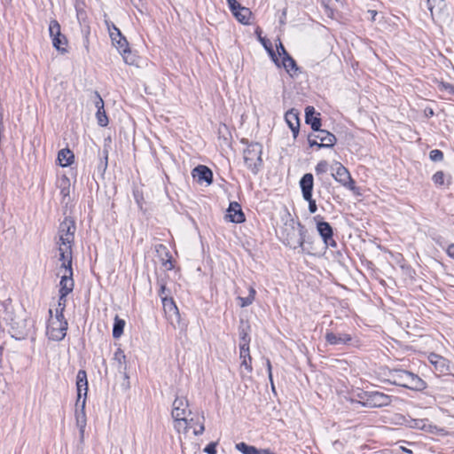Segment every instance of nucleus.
Masks as SVG:
<instances>
[{"instance_id":"1","label":"nucleus","mask_w":454,"mask_h":454,"mask_svg":"<svg viewBox=\"0 0 454 454\" xmlns=\"http://www.w3.org/2000/svg\"><path fill=\"white\" fill-rule=\"evenodd\" d=\"M388 384L408 388L413 391H423L427 385L418 374L401 368H394L389 375Z\"/></svg>"},{"instance_id":"2","label":"nucleus","mask_w":454,"mask_h":454,"mask_svg":"<svg viewBox=\"0 0 454 454\" xmlns=\"http://www.w3.org/2000/svg\"><path fill=\"white\" fill-rule=\"evenodd\" d=\"M244 162L247 168L254 174L257 175L262 168V145L257 142H251L243 153Z\"/></svg>"},{"instance_id":"3","label":"nucleus","mask_w":454,"mask_h":454,"mask_svg":"<svg viewBox=\"0 0 454 454\" xmlns=\"http://www.w3.org/2000/svg\"><path fill=\"white\" fill-rule=\"evenodd\" d=\"M188 405V401L185 397L176 396L173 402L171 416L176 422L175 427L178 431L182 424H184V429H187V414H191V411L187 410Z\"/></svg>"},{"instance_id":"4","label":"nucleus","mask_w":454,"mask_h":454,"mask_svg":"<svg viewBox=\"0 0 454 454\" xmlns=\"http://www.w3.org/2000/svg\"><path fill=\"white\" fill-rule=\"evenodd\" d=\"M75 231V221L70 216H66L59 226V240L58 244L74 245Z\"/></svg>"},{"instance_id":"5","label":"nucleus","mask_w":454,"mask_h":454,"mask_svg":"<svg viewBox=\"0 0 454 454\" xmlns=\"http://www.w3.org/2000/svg\"><path fill=\"white\" fill-rule=\"evenodd\" d=\"M314 220L316 222L317 231L321 237L325 248L327 247H336L337 242L333 239V229L332 225L323 220V216L317 215L314 216Z\"/></svg>"},{"instance_id":"6","label":"nucleus","mask_w":454,"mask_h":454,"mask_svg":"<svg viewBox=\"0 0 454 454\" xmlns=\"http://www.w3.org/2000/svg\"><path fill=\"white\" fill-rule=\"evenodd\" d=\"M336 182L340 183L348 190L353 192L355 195H360V189L356 185L355 180L352 178L349 171L342 164L338 163L336 170L332 174Z\"/></svg>"},{"instance_id":"7","label":"nucleus","mask_w":454,"mask_h":454,"mask_svg":"<svg viewBox=\"0 0 454 454\" xmlns=\"http://www.w3.org/2000/svg\"><path fill=\"white\" fill-rule=\"evenodd\" d=\"M427 4L434 22L444 23L450 20L445 0H427Z\"/></svg>"},{"instance_id":"8","label":"nucleus","mask_w":454,"mask_h":454,"mask_svg":"<svg viewBox=\"0 0 454 454\" xmlns=\"http://www.w3.org/2000/svg\"><path fill=\"white\" fill-rule=\"evenodd\" d=\"M67 321H59L58 319H49L47 325V335L50 340L59 341L62 340L67 331Z\"/></svg>"},{"instance_id":"9","label":"nucleus","mask_w":454,"mask_h":454,"mask_svg":"<svg viewBox=\"0 0 454 454\" xmlns=\"http://www.w3.org/2000/svg\"><path fill=\"white\" fill-rule=\"evenodd\" d=\"M49 31L52 38L53 47L62 53L67 52L66 46L67 45V39L61 34L60 26L57 20L51 21Z\"/></svg>"},{"instance_id":"10","label":"nucleus","mask_w":454,"mask_h":454,"mask_svg":"<svg viewBox=\"0 0 454 454\" xmlns=\"http://www.w3.org/2000/svg\"><path fill=\"white\" fill-rule=\"evenodd\" d=\"M286 234L285 237L284 244L292 249L299 248V247L302 244V241H300L301 235L299 226L294 220H291L290 230L286 228Z\"/></svg>"},{"instance_id":"11","label":"nucleus","mask_w":454,"mask_h":454,"mask_svg":"<svg viewBox=\"0 0 454 454\" xmlns=\"http://www.w3.org/2000/svg\"><path fill=\"white\" fill-rule=\"evenodd\" d=\"M391 396L379 391H369V401L365 402L367 408H381L391 403Z\"/></svg>"},{"instance_id":"12","label":"nucleus","mask_w":454,"mask_h":454,"mask_svg":"<svg viewBox=\"0 0 454 454\" xmlns=\"http://www.w3.org/2000/svg\"><path fill=\"white\" fill-rule=\"evenodd\" d=\"M296 224L300 228L301 238H300V241H302L301 246L299 247L301 249V253L302 254H314V241L315 238L308 233V230L306 227L301 223L297 222Z\"/></svg>"},{"instance_id":"13","label":"nucleus","mask_w":454,"mask_h":454,"mask_svg":"<svg viewBox=\"0 0 454 454\" xmlns=\"http://www.w3.org/2000/svg\"><path fill=\"white\" fill-rule=\"evenodd\" d=\"M325 339L329 345H351L353 338L350 334L346 333H335L327 330L325 334Z\"/></svg>"},{"instance_id":"14","label":"nucleus","mask_w":454,"mask_h":454,"mask_svg":"<svg viewBox=\"0 0 454 454\" xmlns=\"http://www.w3.org/2000/svg\"><path fill=\"white\" fill-rule=\"evenodd\" d=\"M192 175L199 184L206 183L209 185L213 183V172L205 165H198L195 167L192 171Z\"/></svg>"},{"instance_id":"15","label":"nucleus","mask_w":454,"mask_h":454,"mask_svg":"<svg viewBox=\"0 0 454 454\" xmlns=\"http://www.w3.org/2000/svg\"><path fill=\"white\" fill-rule=\"evenodd\" d=\"M225 217L231 223H242L246 221L245 214L242 211L241 206L236 201L230 203Z\"/></svg>"},{"instance_id":"16","label":"nucleus","mask_w":454,"mask_h":454,"mask_svg":"<svg viewBox=\"0 0 454 454\" xmlns=\"http://www.w3.org/2000/svg\"><path fill=\"white\" fill-rule=\"evenodd\" d=\"M76 389H77V401L76 407L79 406L82 396L87 398L88 392V380L87 373L84 370H79L76 375Z\"/></svg>"},{"instance_id":"17","label":"nucleus","mask_w":454,"mask_h":454,"mask_svg":"<svg viewBox=\"0 0 454 454\" xmlns=\"http://www.w3.org/2000/svg\"><path fill=\"white\" fill-rule=\"evenodd\" d=\"M305 122L310 125L313 131H318L322 126L320 114L317 113L314 106H308L305 108Z\"/></svg>"},{"instance_id":"18","label":"nucleus","mask_w":454,"mask_h":454,"mask_svg":"<svg viewBox=\"0 0 454 454\" xmlns=\"http://www.w3.org/2000/svg\"><path fill=\"white\" fill-rule=\"evenodd\" d=\"M85 398L82 399L81 404L77 407L75 411V420L76 426L79 428L80 433V440L83 441L84 438V431L87 424L86 413H85Z\"/></svg>"},{"instance_id":"19","label":"nucleus","mask_w":454,"mask_h":454,"mask_svg":"<svg viewBox=\"0 0 454 454\" xmlns=\"http://www.w3.org/2000/svg\"><path fill=\"white\" fill-rule=\"evenodd\" d=\"M285 120L293 132V136L296 138L300 131V119L298 110L292 108L285 114Z\"/></svg>"},{"instance_id":"20","label":"nucleus","mask_w":454,"mask_h":454,"mask_svg":"<svg viewBox=\"0 0 454 454\" xmlns=\"http://www.w3.org/2000/svg\"><path fill=\"white\" fill-rule=\"evenodd\" d=\"M95 94V106L97 108L96 117L98 124L101 127H106L108 125V118L104 108V101L98 91Z\"/></svg>"},{"instance_id":"21","label":"nucleus","mask_w":454,"mask_h":454,"mask_svg":"<svg viewBox=\"0 0 454 454\" xmlns=\"http://www.w3.org/2000/svg\"><path fill=\"white\" fill-rule=\"evenodd\" d=\"M162 303L165 308V309H168V312L173 311L176 319V324L172 321L171 325L174 326V328H179L180 330H184L186 327V325L181 321L180 314L178 311V309L173 301L172 298L168 299L167 297H162Z\"/></svg>"},{"instance_id":"22","label":"nucleus","mask_w":454,"mask_h":454,"mask_svg":"<svg viewBox=\"0 0 454 454\" xmlns=\"http://www.w3.org/2000/svg\"><path fill=\"white\" fill-rule=\"evenodd\" d=\"M317 132V134L315 136V137L320 140V145H318V149L332 148L334 146L337 142V138L333 133L321 129Z\"/></svg>"},{"instance_id":"23","label":"nucleus","mask_w":454,"mask_h":454,"mask_svg":"<svg viewBox=\"0 0 454 454\" xmlns=\"http://www.w3.org/2000/svg\"><path fill=\"white\" fill-rule=\"evenodd\" d=\"M429 362L433 364L434 370L440 373H447L450 370L449 361L443 356L435 353L428 356Z\"/></svg>"},{"instance_id":"24","label":"nucleus","mask_w":454,"mask_h":454,"mask_svg":"<svg viewBox=\"0 0 454 454\" xmlns=\"http://www.w3.org/2000/svg\"><path fill=\"white\" fill-rule=\"evenodd\" d=\"M314 177L311 173H306L300 180V187L303 199H309L312 196Z\"/></svg>"},{"instance_id":"25","label":"nucleus","mask_w":454,"mask_h":454,"mask_svg":"<svg viewBox=\"0 0 454 454\" xmlns=\"http://www.w3.org/2000/svg\"><path fill=\"white\" fill-rule=\"evenodd\" d=\"M280 67H283L287 74L293 78L297 77L301 73L300 67L291 55L283 57V59L280 62Z\"/></svg>"},{"instance_id":"26","label":"nucleus","mask_w":454,"mask_h":454,"mask_svg":"<svg viewBox=\"0 0 454 454\" xmlns=\"http://www.w3.org/2000/svg\"><path fill=\"white\" fill-rule=\"evenodd\" d=\"M74 287V281L73 278V275H61L59 281V294L63 295H68L71 294Z\"/></svg>"},{"instance_id":"27","label":"nucleus","mask_w":454,"mask_h":454,"mask_svg":"<svg viewBox=\"0 0 454 454\" xmlns=\"http://www.w3.org/2000/svg\"><path fill=\"white\" fill-rule=\"evenodd\" d=\"M74 159V153L69 148L62 149L58 153V160L61 167L70 166Z\"/></svg>"},{"instance_id":"28","label":"nucleus","mask_w":454,"mask_h":454,"mask_svg":"<svg viewBox=\"0 0 454 454\" xmlns=\"http://www.w3.org/2000/svg\"><path fill=\"white\" fill-rule=\"evenodd\" d=\"M111 40L113 45L118 50V51L121 54L125 51L129 50V44L126 37L121 33V35H111Z\"/></svg>"},{"instance_id":"29","label":"nucleus","mask_w":454,"mask_h":454,"mask_svg":"<svg viewBox=\"0 0 454 454\" xmlns=\"http://www.w3.org/2000/svg\"><path fill=\"white\" fill-rule=\"evenodd\" d=\"M232 14L239 22L244 25H248L250 23L252 12L248 8L242 6L240 10L236 11Z\"/></svg>"},{"instance_id":"30","label":"nucleus","mask_w":454,"mask_h":454,"mask_svg":"<svg viewBox=\"0 0 454 454\" xmlns=\"http://www.w3.org/2000/svg\"><path fill=\"white\" fill-rule=\"evenodd\" d=\"M59 245V260L62 262H67L68 260H71L73 261V256H72V247L73 245H61V244H58Z\"/></svg>"},{"instance_id":"31","label":"nucleus","mask_w":454,"mask_h":454,"mask_svg":"<svg viewBox=\"0 0 454 454\" xmlns=\"http://www.w3.org/2000/svg\"><path fill=\"white\" fill-rule=\"evenodd\" d=\"M125 320L120 318L117 315L114 317V322L113 325V337L114 339H119L123 334V330L125 327Z\"/></svg>"},{"instance_id":"32","label":"nucleus","mask_w":454,"mask_h":454,"mask_svg":"<svg viewBox=\"0 0 454 454\" xmlns=\"http://www.w3.org/2000/svg\"><path fill=\"white\" fill-rule=\"evenodd\" d=\"M249 332L250 325L241 321L240 325L239 326V335L240 338V343H246L247 345H249L251 340Z\"/></svg>"},{"instance_id":"33","label":"nucleus","mask_w":454,"mask_h":454,"mask_svg":"<svg viewBox=\"0 0 454 454\" xmlns=\"http://www.w3.org/2000/svg\"><path fill=\"white\" fill-rule=\"evenodd\" d=\"M258 37H259V40L262 43V44L267 50L268 53L270 54V58H271V59L273 60V62L278 67H280V61H279L278 56L276 55V53L274 52L270 40H268V39H266L264 37H262L261 35H259Z\"/></svg>"},{"instance_id":"34","label":"nucleus","mask_w":454,"mask_h":454,"mask_svg":"<svg viewBox=\"0 0 454 454\" xmlns=\"http://www.w3.org/2000/svg\"><path fill=\"white\" fill-rule=\"evenodd\" d=\"M235 447L242 454H259V449L244 442L237 443Z\"/></svg>"},{"instance_id":"35","label":"nucleus","mask_w":454,"mask_h":454,"mask_svg":"<svg viewBox=\"0 0 454 454\" xmlns=\"http://www.w3.org/2000/svg\"><path fill=\"white\" fill-rule=\"evenodd\" d=\"M99 164L98 166V171L104 173L108 166V150L105 147L104 150L99 153Z\"/></svg>"},{"instance_id":"36","label":"nucleus","mask_w":454,"mask_h":454,"mask_svg":"<svg viewBox=\"0 0 454 454\" xmlns=\"http://www.w3.org/2000/svg\"><path fill=\"white\" fill-rule=\"evenodd\" d=\"M433 182L435 185L442 186L445 185V174L443 171L440 170L434 174L432 177ZM450 184V181L448 180L446 185L449 186Z\"/></svg>"},{"instance_id":"37","label":"nucleus","mask_w":454,"mask_h":454,"mask_svg":"<svg viewBox=\"0 0 454 454\" xmlns=\"http://www.w3.org/2000/svg\"><path fill=\"white\" fill-rule=\"evenodd\" d=\"M114 359L119 364V371L121 370L124 364V370L126 369V356L121 348H117L114 352Z\"/></svg>"},{"instance_id":"38","label":"nucleus","mask_w":454,"mask_h":454,"mask_svg":"<svg viewBox=\"0 0 454 454\" xmlns=\"http://www.w3.org/2000/svg\"><path fill=\"white\" fill-rule=\"evenodd\" d=\"M123 60L128 65H137V55L134 54L130 48L121 53Z\"/></svg>"},{"instance_id":"39","label":"nucleus","mask_w":454,"mask_h":454,"mask_svg":"<svg viewBox=\"0 0 454 454\" xmlns=\"http://www.w3.org/2000/svg\"><path fill=\"white\" fill-rule=\"evenodd\" d=\"M73 261L68 260L67 262H62L59 267V270H63L62 275H73V268H72Z\"/></svg>"},{"instance_id":"40","label":"nucleus","mask_w":454,"mask_h":454,"mask_svg":"<svg viewBox=\"0 0 454 454\" xmlns=\"http://www.w3.org/2000/svg\"><path fill=\"white\" fill-rule=\"evenodd\" d=\"M429 158L434 162L442 161L443 160V153L439 149H434L430 151Z\"/></svg>"},{"instance_id":"41","label":"nucleus","mask_w":454,"mask_h":454,"mask_svg":"<svg viewBox=\"0 0 454 454\" xmlns=\"http://www.w3.org/2000/svg\"><path fill=\"white\" fill-rule=\"evenodd\" d=\"M239 354L240 358H247L248 360H252L249 351V345L246 343H239Z\"/></svg>"},{"instance_id":"42","label":"nucleus","mask_w":454,"mask_h":454,"mask_svg":"<svg viewBox=\"0 0 454 454\" xmlns=\"http://www.w3.org/2000/svg\"><path fill=\"white\" fill-rule=\"evenodd\" d=\"M394 372V368L392 369H389V368H382L380 372V381L381 382H385V383H388V380L390 379L389 378V375L390 373L392 374Z\"/></svg>"},{"instance_id":"43","label":"nucleus","mask_w":454,"mask_h":454,"mask_svg":"<svg viewBox=\"0 0 454 454\" xmlns=\"http://www.w3.org/2000/svg\"><path fill=\"white\" fill-rule=\"evenodd\" d=\"M356 397L359 398L356 403L365 407V402L369 401V391H361L356 394Z\"/></svg>"},{"instance_id":"44","label":"nucleus","mask_w":454,"mask_h":454,"mask_svg":"<svg viewBox=\"0 0 454 454\" xmlns=\"http://www.w3.org/2000/svg\"><path fill=\"white\" fill-rule=\"evenodd\" d=\"M327 168H328V163L326 160H320L316 168H315V171L317 173V175H320V174H324L327 171Z\"/></svg>"},{"instance_id":"45","label":"nucleus","mask_w":454,"mask_h":454,"mask_svg":"<svg viewBox=\"0 0 454 454\" xmlns=\"http://www.w3.org/2000/svg\"><path fill=\"white\" fill-rule=\"evenodd\" d=\"M106 23L110 36L112 34H113V35H121V30L114 23L108 22V21H106Z\"/></svg>"},{"instance_id":"46","label":"nucleus","mask_w":454,"mask_h":454,"mask_svg":"<svg viewBox=\"0 0 454 454\" xmlns=\"http://www.w3.org/2000/svg\"><path fill=\"white\" fill-rule=\"evenodd\" d=\"M265 361H266V367H267L269 380L270 381L271 388H272L273 391H275V386H274L273 378H272V366H271V363H270V360L269 358H266Z\"/></svg>"},{"instance_id":"47","label":"nucleus","mask_w":454,"mask_h":454,"mask_svg":"<svg viewBox=\"0 0 454 454\" xmlns=\"http://www.w3.org/2000/svg\"><path fill=\"white\" fill-rule=\"evenodd\" d=\"M228 6L231 12L234 13L236 11L240 10L242 5L237 0H227Z\"/></svg>"},{"instance_id":"48","label":"nucleus","mask_w":454,"mask_h":454,"mask_svg":"<svg viewBox=\"0 0 454 454\" xmlns=\"http://www.w3.org/2000/svg\"><path fill=\"white\" fill-rule=\"evenodd\" d=\"M304 200L309 202V213H311V214L316 213L317 210V206L316 200L312 198V196H310L309 199H304Z\"/></svg>"},{"instance_id":"49","label":"nucleus","mask_w":454,"mask_h":454,"mask_svg":"<svg viewBox=\"0 0 454 454\" xmlns=\"http://www.w3.org/2000/svg\"><path fill=\"white\" fill-rule=\"evenodd\" d=\"M238 300L239 301V306L241 308L247 307L253 303L254 301L251 300L248 296L247 297H238Z\"/></svg>"},{"instance_id":"50","label":"nucleus","mask_w":454,"mask_h":454,"mask_svg":"<svg viewBox=\"0 0 454 454\" xmlns=\"http://www.w3.org/2000/svg\"><path fill=\"white\" fill-rule=\"evenodd\" d=\"M204 451L207 454H216V442H210L208 443Z\"/></svg>"},{"instance_id":"51","label":"nucleus","mask_w":454,"mask_h":454,"mask_svg":"<svg viewBox=\"0 0 454 454\" xmlns=\"http://www.w3.org/2000/svg\"><path fill=\"white\" fill-rule=\"evenodd\" d=\"M241 367H245V369L247 371V372H252L253 367H252V360H248L247 358H241Z\"/></svg>"},{"instance_id":"52","label":"nucleus","mask_w":454,"mask_h":454,"mask_svg":"<svg viewBox=\"0 0 454 454\" xmlns=\"http://www.w3.org/2000/svg\"><path fill=\"white\" fill-rule=\"evenodd\" d=\"M377 15H378V12L377 11H375V10H368L364 13V18L367 19V20H370L371 21H375Z\"/></svg>"},{"instance_id":"53","label":"nucleus","mask_w":454,"mask_h":454,"mask_svg":"<svg viewBox=\"0 0 454 454\" xmlns=\"http://www.w3.org/2000/svg\"><path fill=\"white\" fill-rule=\"evenodd\" d=\"M316 135L314 134H309L308 135V142L310 147L317 146L318 148V145H320V143L317 142V138L315 137Z\"/></svg>"},{"instance_id":"54","label":"nucleus","mask_w":454,"mask_h":454,"mask_svg":"<svg viewBox=\"0 0 454 454\" xmlns=\"http://www.w3.org/2000/svg\"><path fill=\"white\" fill-rule=\"evenodd\" d=\"M411 427L413 428H420L423 429L425 427V421L422 419H413L411 421V424L410 425Z\"/></svg>"},{"instance_id":"55","label":"nucleus","mask_w":454,"mask_h":454,"mask_svg":"<svg viewBox=\"0 0 454 454\" xmlns=\"http://www.w3.org/2000/svg\"><path fill=\"white\" fill-rule=\"evenodd\" d=\"M63 183L65 185L61 187L60 194L63 196V198H65L69 195V181L67 179Z\"/></svg>"},{"instance_id":"56","label":"nucleus","mask_w":454,"mask_h":454,"mask_svg":"<svg viewBox=\"0 0 454 454\" xmlns=\"http://www.w3.org/2000/svg\"><path fill=\"white\" fill-rule=\"evenodd\" d=\"M277 49H278V55L283 59V57H286V55H290L287 51L286 50V48L284 47V45L282 44V43H279L278 45H277Z\"/></svg>"},{"instance_id":"57","label":"nucleus","mask_w":454,"mask_h":454,"mask_svg":"<svg viewBox=\"0 0 454 454\" xmlns=\"http://www.w3.org/2000/svg\"><path fill=\"white\" fill-rule=\"evenodd\" d=\"M166 255L168 257V259L163 262V264L167 267V270H171L174 269V264H173V262L171 260V255L169 254V252H166Z\"/></svg>"},{"instance_id":"58","label":"nucleus","mask_w":454,"mask_h":454,"mask_svg":"<svg viewBox=\"0 0 454 454\" xmlns=\"http://www.w3.org/2000/svg\"><path fill=\"white\" fill-rule=\"evenodd\" d=\"M204 430H205L204 424L200 423V424H199L198 427H194L193 434L195 435H200L203 434Z\"/></svg>"},{"instance_id":"59","label":"nucleus","mask_w":454,"mask_h":454,"mask_svg":"<svg viewBox=\"0 0 454 454\" xmlns=\"http://www.w3.org/2000/svg\"><path fill=\"white\" fill-rule=\"evenodd\" d=\"M446 253L450 258L454 260V243H451L448 246Z\"/></svg>"},{"instance_id":"60","label":"nucleus","mask_w":454,"mask_h":454,"mask_svg":"<svg viewBox=\"0 0 454 454\" xmlns=\"http://www.w3.org/2000/svg\"><path fill=\"white\" fill-rule=\"evenodd\" d=\"M50 319H53L52 317H51ZM54 319H58L59 321L62 322V321H67L65 319V317H64V312L63 311H60L59 312H56V317Z\"/></svg>"},{"instance_id":"61","label":"nucleus","mask_w":454,"mask_h":454,"mask_svg":"<svg viewBox=\"0 0 454 454\" xmlns=\"http://www.w3.org/2000/svg\"><path fill=\"white\" fill-rule=\"evenodd\" d=\"M89 34H90V32H88L83 38V44H84V47H85V50L87 52H89V43H89Z\"/></svg>"},{"instance_id":"62","label":"nucleus","mask_w":454,"mask_h":454,"mask_svg":"<svg viewBox=\"0 0 454 454\" xmlns=\"http://www.w3.org/2000/svg\"><path fill=\"white\" fill-rule=\"evenodd\" d=\"M65 309H66V304L63 303V302H59L58 301L57 308H56V312H59V313H60V311L64 312Z\"/></svg>"},{"instance_id":"63","label":"nucleus","mask_w":454,"mask_h":454,"mask_svg":"<svg viewBox=\"0 0 454 454\" xmlns=\"http://www.w3.org/2000/svg\"><path fill=\"white\" fill-rule=\"evenodd\" d=\"M443 87L450 93L454 94V85L450 83H442Z\"/></svg>"},{"instance_id":"64","label":"nucleus","mask_w":454,"mask_h":454,"mask_svg":"<svg viewBox=\"0 0 454 454\" xmlns=\"http://www.w3.org/2000/svg\"><path fill=\"white\" fill-rule=\"evenodd\" d=\"M255 294V290L253 287H250L248 297L251 298L252 301H254Z\"/></svg>"}]
</instances>
